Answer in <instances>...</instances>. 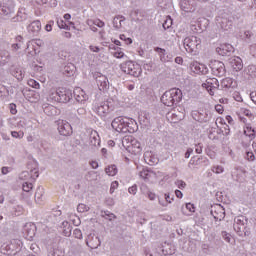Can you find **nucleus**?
Returning a JSON list of instances; mask_svg holds the SVG:
<instances>
[{
    "mask_svg": "<svg viewBox=\"0 0 256 256\" xmlns=\"http://www.w3.org/2000/svg\"><path fill=\"white\" fill-rule=\"evenodd\" d=\"M27 10L25 8H22L18 11L16 17L12 18L13 23L21 22V21H27Z\"/></svg>",
    "mask_w": 256,
    "mask_h": 256,
    "instance_id": "a878e982",
    "label": "nucleus"
},
{
    "mask_svg": "<svg viewBox=\"0 0 256 256\" xmlns=\"http://www.w3.org/2000/svg\"><path fill=\"white\" fill-rule=\"evenodd\" d=\"M57 25L60 29H69V26H67V24L63 20L58 21Z\"/></svg>",
    "mask_w": 256,
    "mask_h": 256,
    "instance_id": "680f3d73",
    "label": "nucleus"
},
{
    "mask_svg": "<svg viewBox=\"0 0 256 256\" xmlns=\"http://www.w3.org/2000/svg\"><path fill=\"white\" fill-rule=\"evenodd\" d=\"M128 192L130 193V195H137V186L136 184H134L133 186L128 188Z\"/></svg>",
    "mask_w": 256,
    "mask_h": 256,
    "instance_id": "13d9d810",
    "label": "nucleus"
},
{
    "mask_svg": "<svg viewBox=\"0 0 256 256\" xmlns=\"http://www.w3.org/2000/svg\"><path fill=\"white\" fill-rule=\"evenodd\" d=\"M123 21H125L124 16H116L113 19V27L114 29H121L123 27Z\"/></svg>",
    "mask_w": 256,
    "mask_h": 256,
    "instance_id": "72a5a7b5",
    "label": "nucleus"
},
{
    "mask_svg": "<svg viewBox=\"0 0 256 256\" xmlns=\"http://www.w3.org/2000/svg\"><path fill=\"white\" fill-rule=\"evenodd\" d=\"M155 53H158L159 57H160V61H162V63H167V61H171V57L169 58V56L165 57V55H167V51L161 47H155L154 48Z\"/></svg>",
    "mask_w": 256,
    "mask_h": 256,
    "instance_id": "bb28decb",
    "label": "nucleus"
},
{
    "mask_svg": "<svg viewBox=\"0 0 256 256\" xmlns=\"http://www.w3.org/2000/svg\"><path fill=\"white\" fill-rule=\"evenodd\" d=\"M141 125H149L151 123V115L147 112H141L139 115Z\"/></svg>",
    "mask_w": 256,
    "mask_h": 256,
    "instance_id": "7c9ffc66",
    "label": "nucleus"
},
{
    "mask_svg": "<svg viewBox=\"0 0 256 256\" xmlns=\"http://www.w3.org/2000/svg\"><path fill=\"white\" fill-rule=\"evenodd\" d=\"M74 97L78 103H85V101L89 99L87 93H85L81 88H78L74 91Z\"/></svg>",
    "mask_w": 256,
    "mask_h": 256,
    "instance_id": "6ab92c4d",
    "label": "nucleus"
},
{
    "mask_svg": "<svg viewBox=\"0 0 256 256\" xmlns=\"http://www.w3.org/2000/svg\"><path fill=\"white\" fill-rule=\"evenodd\" d=\"M89 147L92 151H97V149L101 147V138L99 137V133L95 130L90 133Z\"/></svg>",
    "mask_w": 256,
    "mask_h": 256,
    "instance_id": "f8f14e48",
    "label": "nucleus"
},
{
    "mask_svg": "<svg viewBox=\"0 0 256 256\" xmlns=\"http://www.w3.org/2000/svg\"><path fill=\"white\" fill-rule=\"evenodd\" d=\"M209 165V159H207L206 157H199L197 159H195V157H192L188 163V167L189 169H191V166L194 165V166H197V165Z\"/></svg>",
    "mask_w": 256,
    "mask_h": 256,
    "instance_id": "412c9836",
    "label": "nucleus"
},
{
    "mask_svg": "<svg viewBox=\"0 0 256 256\" xmlns=\"http://www.w3.org/2000/svg\"><path fill=\"white\" fill-rule=\"evenodd\" d=\"M63 251L60 250H54L52 253V256H63Z\"/></svg>",
    "mask_w": 256,
    "mask_h": 256,
    "instance_id": "774afa93",
    "label": "nucleus"
},
{
    "mask_svg": "<svg viewBox=\"0 0 256 256\" xmlns=\"http://www.w3.org/2000/svg\"><path fill=\"white\" fill-rule=\"evenodd\" d=\"M29 85L31 87H33L34 89H39L40 85H39V82L35 81V80H30L29 81Z\"/></svg>",
    "mask_w": 256,
    "mask_h": 256,
    "instance_id": "69168bd1",
    "label": "nucleus"
},
{
    "mask_svg": "<svg viewBox=\"0 0 256 256\" xmlns=\"http://www.w3.org/2000/svg\"><path fill=\"white\" fill-rule=\"evenodd\" d=\"M30 177H31V179H37V177H39V170H37V169H32L31 171H30Z\"/></svg>",
    "mask_w": 256,
    "mask_h": 256,
    "instance_id": "8fccbe9b",
    "label": "nucleus"
},
{
    "mask_svg": "<svg viewBox=\"0 0 256 256\" xmlns=\"http://www.w3.org/2000/svg\"><path fill=\"white\" fill-rule=\"evenodd\" d=\"M73 236L75 237V239H83V232H81V229L76 228L73 231Z\"/></svg>",
    "mask_w": 256,
    "mask_h": 256,
    "instance_id": "c03bdc74",
    "label": "nucleus"
},
{
    "mask_svg": "<svg viewBox=\"0 0 256 256\" xmlns=\"http://www.w3.org/2000/svg\"><path fill=\"white\" fill-rule=\"evenodd\" d=\"M215 110L217 111V113H219L220 115L223 114V105L218 104L215 106Z\"/></svg>",
    "mask_w": 256,
    "mask_h": 256,
    "instance_id": "338daca9",
    "label": "nucleus"
},
{
    "mask_svg": "<svg viewBox=\"0 0 256 256\" xmlns=\"http://www.w3.org/2000/svg\"><path fill=\"white\" fill-rule=\"evenodd\" d=\"M230 65L234 71L243 69V60L240 57L234 56L230 59Z\"/></svg>",
    "mask_w": 256,
    "mask_h": 256,
    "instance_id": "aec40b11",
    "label": "nucleus"
},
{
    "mask_svg": "<svg viewBox=\"0 0 256 256\" xmlns=\"http://www.w3.org/2000/svg\"><path fill=\"white\" fill-rule=\"evenodd\" d=\"M111 125L112 128L117 131V133H135V128H133V120L123 118V116L114 118Z\"/></svg>",
    "mask_w": 256,
    "mask_h": 256,
    "instance_id": "f03ea898",
    "label": "nucleus"
},
{
    "mask_svg": "<svg viewBox=\"0 0 256 256\" xmlns=\"http://www.w3.org/2000/svg\"><path fill=\"white\" fill-rule=\"evenodd\" d=\"M50 99L57 103H69L73 99V92L67 88H58L50 93Z\"/></svg>",
    "mask_w": 256,
    "mask_h": 256,
    "instance_id": "7ed1b4c3",
    "label": "nucleus"
},
{
    "mask_svg": "<svg viewBox=\"0 0 256 256\" xmlns=\"http://www.w3.org/2000/svg\"><path fill=\"white\" fill-rule=\"evenodd\" d=\"M106 173L109 175V177H115L117 175V166L115 164L109 165L105 169Z\"/></svg>",
    "mask_w": 256,
    "mask_h": 256,
    "instance_id": "4c0bfd02",
    "label": "nucleus"
},
{
    "mask_svg": "<svg viewBox=\"0 0 256 256\" xmlns=\"http://www.w3.org/2000/svg\"><path fill=\"white\" fill-rule=\"evenodd\" d=\"M10 73L18 81H23V77H25V75L23 74V70L19 67H12L10 69Z\"/></svg>",
    "mask_w": 256,
    "mask_h": 256,
    "instance_id": "cd10ccee",
    "label": "nucleus"
},
{
    "mask_svg": "<svg viewBox=\"0 0 256 256\" xmlns=\"http://www.w3.org/2000/svg\"><path fill=\"white\" fill-rule=\"evenodd\" d=\"M37 5H47V7H57V0H36Z\"/></svg>",
    "mask_w": 256,
    "mask_h": 256,
    "instance_id": "f704fd0d",
    "label": "nucleus"
},
{
    "mask_svg": "<svg viewBox=\"0 0 256 256\" xmlns=\"http://www.w3.org/2000/svg\"><path fill=\"white\" fill-rule=\"evenodd\" d=\"M11 61V53L9 51L1 50L0 51V67H5L7 63Z\"/></svg>",
    "mask_w": 256,
    "mask_h": 256,
    "instance_id": "b1692460",
    "label": "nucleus"
},
{
    "mask_svg": "<svg viewBox=\"0 0 256 256\" xmlns=\"http://www.w3.org/2000/svg\"><path fill=\"white\" fill-rule=\"evenodd\" d=\"M86 244L90 247V249H97L101 246V240L99 239V236L90 234L86 239Z\"/></svg>",
    "mask_w": 256,
    "mask_h": 256,
    "instance_id": "f3484780",
    "label": "nucleus"
},
{
    "mask_svg": "<svg viewBox=\"0 0 256 256\" xmlns=\"http://www.w3.org/2000/svg\"><path fill=\"white\" fill-rule=\"evenodd\" d=\"M77 211L78 213H87V211H89V206L85 204H79L77 207Z\"/></svg>",
    "mask_w": 256,
    "mask_h": 256,
    "instance_id": "37998d69",
    "label": "nucleus"
},
{
    "mask_svg": "<svg viewBox=\"0 0 256 256\" xmlns=\"http://www.w3.org/2000/svg\"><path fill=\"white\" fill-rule=\"evenodd\" d=\"M245 223H247L245 216H237L234 218V231L239 237H243V233H245Z\"/></svg>",
    "mask_w": 256,
    "mask_h": 256,
    "instance_id": "6e6552de",
    "label": "nucleus"
},
{
    "mask_svg": "<svg viewBox=\"0 0 256 256\" xmlns=\"http://www.w3.org/2000/svg\"><path fill=\"white\" fill-rule=\"evenodd\" d=\"M93 25H95L96 27H105V22H103V21H101V20H99V19H97V20H94L93 22Z\"/></svg>",
    "mask_w": 256,
    "mask_h": 256,
    "instance_id": "052dcab7",
    "label": "nucleus"
},
{
    "mask_svg": "<svg viewBox=\"0 0 256 256\" xmlns=\"http://www.w3.org/2000/svg\"><path fill=\"white\" fill-rule=\"evenodd\" d=\"M24 231L28 239H33L35 237V231H36L35 224L26 225Z\"/></svg>",
    "mask_w": 256,
    "mask_h": 256,
    "instance_id": "c85d7f7f",
    "label": "nucleus"
},
{
    "mask_svg": "<svg viewBox=\"0 0 256 256\" xmlns=\"http://www.w3.org/2000/svg\"><path fill=\"white\" fill-rule=\"evenodd\" d=\"M42 109L45 115H48V117H53L58 113L57 107L51 104H43Z\"/></svg>",
    "mask_w": 256,
    "mask_h": 256,
    "instance_id": "5701e85b",
    "label": "nucleus"
},
{
    "mask_svg": "<svg viewBox=\"0 0 256 256\" xmlns=\"http://www.w3.org/2000/svg\"><path fill=\"white\" fill-rule=\"evenodd\" d=\"M58 131L60 135H63V137H69V135L73 133V128L71 127V124H69V122L65 120H59Z\"/></svg>",
    "mask_w": 256,
    "mask_h": 256,
    "instance_id": "9b49d317",
    "label": "nucleus"
},
{
    "mask_svg": "<svg viewBox=\"0 0 256 256\" xmlns=\"http://www.w3.org/2000/svg\"><path fill=\"white\" fill-rule=\"evenodd\" d=\"M101 215L104 217V219H108V221H113V219H115V214L109 211H104Z\"/></svg>",
    "mask_w": 256,
    "mask_h": 256,
    "instance_id": "79ce46f5",
    "label": "nucleus"
},
{
    "mask_svg": "<svg viewBox=\"0 0 256 256\" xmlns=\"http://www.w3.org/2000/svg\"><path fill=\"white\" fill-rule=\"evenodd\" d=\"M244 135H246V137H249V139L251 140L255 139V129L251 127V124H247L244 128Z\"/></svg>",
    "mask_w": 256,
    "mask_h": 256,
    "instance_id": "2f4dec72",
    "label": "nucleus"
},
{
    "mask_svg": "<svg viewBox=\"0 0 256 256\" xmlns=\"http://www.w3.org/2000/svg\"><path fill=\"white\" fill-rule=\"evenodd\" d=\"M96 83L100 91H107L109 89V79L107 76L97 73L95 75Z\"/></svg>",
    "mask_w": 256,
    "mask_h": 256,
    "instance_id": "4468645a",
    "label": "nucleus"
},
{
    "mask_svg": "<svg viewBox=\"0 0 256 256\" xmlns=\"http://www.w3.org/2000/svg\"><path fill=\"white\" fill-rule=\"evenodd\" d=\"M222 237L227 243H231V235L227 233L226 231L222 232Z\"/></svg>",
    "mask_w": 256,
    "mask_h": 256,
    "instance_id": "4d7b16f0",
    "label": "nucleus"
},
{
    "mask_svg": "<svg viewBox=\"0 0 256 256\" xmlns=\"http://www.w3.org/2000/svg\"><path fill=\"white\" fill-rule=\"evenodd\" d=\"M180 9L184 13H193L197 9V3L195 0H180Z\"/></svg>",
    "mask_w": 256,
    "mask_h": 256,
    "instance_id": "ddd939ff",
    "label": "nucleus"
},
{
    "mask_svg": "<svg viewBox=\"0 0 256 256\" xmlns=\"http://www.w3.org/2000/svg\"><path fill=\"white\" fill-rule=\"evenodd\" d=\"M222 87H225L226 89H231L235 87V82L232 78H225L222 80Z\"/></svg>",
    "mask_w": 256,
    "mask_h": 256,
    "instance_id": "58836bf2",
    "label": "nucleus"
},
{
    "mask_svg": "<svg viewBox=\"0 0 256 256\" xmlns=\"http://www.w3.org/2000/svg\"><path fill=\"white\" fill-rule=\"evenodd\" d=\"M246 159L248 161H255V154L253 152H246Z\"/></svg>",
    "mask_w": 256,
    "mask_h": 256,
    "instance_id": "0e129e2a",
    "label": "nucleus"
},
{
    "mask_svg": "<svg viewBox=\"0 0 256 256\" xmlns=\"http://www.w3.org/2000/svg\"><path fill=\"white\" fill-rule=\"evenodd\" d=\"M59 217H61V210L53 211L48 216V221H51V223H55L56 221H59Z\"/></svg>",
    "mask_w": 256,
    "mask_h": 256,
    "instance_id": "c9c22d12",
    "label": "nucleus"
},
{
    "mask_svg": "<svg viewBox=\"0 0 256 256\" xmlns=\"http://www.w3.org/2000/svg\"><path fill=\"white\" fill-rule=\"evenodd\" d=\"M183 99V92L179 88L167 90L161 97V102L166 107H175L179 105Z\"/></svg>",
    "mask_w": 256,
    "mask_h": 256,
    "instance_id": "f257e3e1",
    "label": "nucleus"
},
{
    "mask_svg": "<svg viewBox=\"0 0 256 256\" xmlns=\"http://www.w3.org/2000/svg\"><path fill=\"white\" fill-rule=\"evenodd\" d=\"M140 191H142V193L144 195H148L149 193V187H147V184H142L140 187Z\"/></svg>",
    "mask_w": 256,
    "mask_h": 256,
    "instance_id": "e2e57ef3",
    "label": "nucleus"
},
{
    "mask_svg": "<svg viewBox=\"0 0 256 256\" xmlns=\"http://www.w3.org/2000/svg\"><path fill=\"white\" fill-rule=\"evenodd\" d=\"M55 25V22L53 20H50L46 26H45V30L50 32L53 31V26Z\"/></svg>",
    "mask_w": 256,
    "mask_h": 256,
    "instance_id": "3c124183",
    "label": "nucleus"
},
{
    "mask_svg": "<svg viewBox=\"0 0 256 256\" xmlns=\"http://www.w3.org/2000/svg\"><path fill=\"white\" fill-rule=\"evenodd\" d=\"M216 25L218 29H222V31H229V29L233 27V21L227 16H217Z\"/></svg>",
    "mask_w": 256,
    "mask_h": 256,
    "instance_id": "9d476101",
    "label": "nucleus"
},
{
    "mask_svg": "<svg viewBox=\"0 0 256 256\" xmlns=\"http://www.w3.org/2000/svg\"><path fill=\"white\" fill-rule=\"evenodd\" d=\"M144 161H145V163H147V165L153 166V165H157V163H159V158H157V156H155V154H153V152L146 151L144 153Z\"/></svg>",
    "mask_w": 256,
    "mask_h": 256,
    "instance_id": "a211bd4d",
    "label": "nucleus"
},
{
    "mask_svg": "<svg viewBox=\"0 0 256 256\" xmlns=\"http://www.w3.org/2000/svg\"><path fill=\"white\" fill-rule=\"evenodd\" d=\"M172 26H173V19H171V16H168L164 21V23L162 24V27L164 31H167V29H171Z\"/></svg>",
    "mask_w": 256,
    "mask_h": 256,
    "instance_id": "a19ab883",
    "label": "nucleus"
},
{
    "mask_svg": "<svg viewBox=\"0 0 256 256\" xmlns=\"http://www.w3.org/2000/svg\"><path fill=\"white\" fill-rule=\"evenodd\" d=\"M27 30L29 31V33H32L33 35H37V33H39V31H41V21H39V20L33 21L27 27Z\"/></svg>",
    "mask_w": 256,
    "mask_h": 256,
    "instance_id": "393cba45",
    "label": "nucleus"
},
{
    "mask_svg": "<svg viewBox=\"0 0 256 256\" xmlns=\"http://www.w3.org/2000/svg\"><path fill=\"white\" fill-rule=\"evenodd\" d=\"M235 51V48L231 44H222L220 47L216 48V52L218 55H222V57L229 56L231 53Z\"/></svg>",
    "mask_w": 256,
    "mask_h": 256,
    "instance_id": "dca6fc26",
    "label": "nucleus"
},
{
    "mask_svg": "<svg viewBox=\"0 0 256 256\" xmlns=\"http://www.w3.org/2000/svg\"><path fill=\"white\" fill-rule=\"evenodd\" d=\"M23 191H25L26 193H29V191H31L33 189V184L26 182L23 184Z\"/></svg>",
    "mask_w": 256,
    "mask_h": 256,
    "instance_id": "a18cd8bd",
    "label": "nucleus"
},
{
    "mask_svg": "<svg viewBox=\"0 0 256 256\" xmlns=\"http://www.w3.org/2000/svg\"><path fill=\"white\" fill-rule=\"evenodd\" d=\"M112 109L113 106L109 101L100 102L93 107L94 113L98 114L101 119H105L111 113Z\"/></svg>",
    "mask_w": 256,
    "mask_h": 256,
    "instance_id": "423d86ee",
    "label": "nucleus"
},
{
    "mask_svg": "<svg viewBox=\"0 0 256 256\" xmlns=\"http://www.w3.org/2000/svg\"><path fill=\"white\" fill-rule=\"evenodd\" d=\"M195 153H198L200 155V153H203V144L198 143L195 145Z\"/></svg>",
    "mask_w": 256,
    "mask_h": 256,
    "instance_id": "bf43d9fd",
    "label": "nucleus"
},
{
    "mask_svg": "<svg viewBox=\"0 0 256 256\" xmlns=\"http://www.w3.org/2000/svg\"><path fill=\"white\" fill-rule=\"evenodd\" d=\"M181 212L183 213V215H189V213H195V205L191 203H186L185 206H182Z\"/></svg>",
    "mask_w": 256,
    "mask_h": 256,
    "instance_id": "473e14b6",
    "label": "nucleus"
},
{
    "mask_svg": "<svg viewBox=\"0 0 256 256\" xmlns=\"http://www.w3.org/2000/svg\"><path fill=\"white\" fill-rule=\"evenodd\" d=\"M11 135H12V137H14V139H23L24 133L23 132L12 131Z\"/></svg>",
    "mask_w": 256,
    "mask_h": 256,
    "instance_id": "de8ad7c7",
    "label": "nucleus"
},
{
    "mask_svg": "<svg viewBox=\"0 0 256 256\" xmlns=\"http://www.w3.org/2000/svg\"><path fill=\"white\" fill-rule=\"evenodd\" d=\"M113 57H116V59H123V57H125V53H123L121 49H118L113 53Z\"/></svg>",
    "mask_w": 256,
    "mask_h": 256,
    "instance_id": "49530a36",
    "label": "nucleus"
},
{
    "mask_svg": "<svg viewBox=\"0 0 256 256\" xmlns=\"http://www.w3.org/2000/svg\"><path fill=\"white\" fill-rule=\"evenodd\" d=\"M213 173H216L217 175H219L220 173H223V171H225V169L223 168V166H214L212 168Z\"/></svg>",
    "mask_w": 256,
    "mask_h": 256,
    "instance_id": "09e8293b",
    "label": "nucleus"
},
{
    "mask_svg": "<svg viewBox=\"0 0 256 256\" xmlns=\"http://www.w3.org/2000/svg\"><path fill=\"white\" fill-rule=\"evenodd\" d=\"M105 204L108 207H113V205H115V199L111 198V197H107L105 200Z\"/></svg>",
    "mask_w": 256,
    "mask_h": 256,
    "instance_id": "603ef678",
    "label": "nucleus"
},
{
    "mask_svg": "<svg viewBox=\"0 0 256 256\" xmlns=\"http://www.w3.org/2000/svg\"><path fill=\"white\" fill-rule=\"evenodd\" d=\"M75 71H77L75 64L68 63L64 66L62 73L65 77H73L75 75Z\"/></svg>",
    "mask_w": 256,
    "mask_h": 256,
    "instance_id": "4be33fe9",
    "label": "nucleus"
},
{
    "mask_svg": "<svg viewBox=\"0 0 256 256\" xmlns=\"http://www.w3.org/2000/svg\"><path fill=\"white\" fill-rule=\"evenodd\" d=\"M45 193V190L43 189V187L39 186L35 192V200L36 201H41V199H43V195Z\"/></svg>",
    "mask_w": 256,
    "mask_h": 256,
    "instance_id": "ea45409f",
    "label": "nucleus"
},
{
    "mask_svg": "<svg viewBox=\"0 0 256 256\" xmlns=\"http://www.w3.org/2000/svg\"><path fill=\"white\" fill-rule=\"evenodd\" d=\"M175 184L177 185L178 189H185V187H187V184L183 180H178L175 182Z\"/></svg>",
    "mask_w": 256,
    "mask_h": 256,
    "instance_id": "864d4df0",
    "label": "nucleus"
},
{
    "mask_svg": "<svg viewBox=\"0 0 256 256\" xmlns=\"http://www.w3.org/2000/svg\"><path fill=\"white\" fill-rule=\"evenodd\" d=\"M14 210V215H16V217H19V215L23 213V206H16Z\"/></svg>",
    "mask_w": 256,
    "mask_h": 256,
    "instance_id": "6e6d98bb",
    "label": "nucleus"
},
{
    "mask_svg": "<svg viewBox=\"0 0 256 256\" xmlns=\"http://www.w3.org/2000/svg\"><path fill=\"white\" fill-rule=\"evenodd\" d=\"M210 69L212 71V75L215 77H223L227 70H225V64L219 60H214L210 63Z\"/></svg>",
    "mask_w": 256,
    "mask_h": 256,
    "instance_id": "0eeeda50",
    "label": "nucleus"
},
{
    "mask_svg": "<svg viewBox=\"0 0 256 256\" xmlns=\"http://www.w3.org/2000/svg\"><path fill=\"white\" fill-rule=\"evenodd\" d=\"M15 13V4L13 1L8 0L7 2H0V15L3 17H10Z\"/></svg>",
    "mask_w": 256,
    "mask_h": 256,
    "instance_id": "1a4fd4ad",
    "label": "nucleus"
},
{
    "mask_svg": "<svg viewBox=\"0 0 256 256\" xmlns=\"http://www.w3.org/2000/svg\"><path fill=\"white\" fill-rule=\"evenodd\" d=\"M190 69L193 71V73H201V75H207V73H209V68H207L205 64H201L199 62H192L190 64Z\"/></svg>",
    "mask_w": 256,
    "mask_h": 256,
    "instance_id": "2eb2a0df",
    "label": "nucleus"
},
{
    "mask_svg": "<svg viewBox=\"0 0 256 256\" xmlns=\"http://www.w3.org/2000/svg\"><path fill=\"white\" fill-rule=\"evenodd\" d=\"M121 71L126 73V75H131L132 77H140L143 70L141 66L133 61H127L120 65Z\"/></svg>",
    "mask_w": 256,
    "mask_h": 256,
    "instance_id": "39448f33",
    "label": "nucleus"
},
{
    "mask_svg": "<svg viewBox=\"0 0 256 256\" xmlns=\"http://www.w3.org/2000/svg\"><path fill=\"white\" fill-rule=\"evenodd\" d=\"M202 87H214L215 89H219V80H217V78H209L206 80V83L202 84Z\"/></svg>",
    "mask_w": 256,
    "mask_h": 256,
    "instance_id": "c756f323",
    "label": "nucleus"
},
{
    "mask_svg": "<svg viewBox=\"0 0 256 256\" xmlns=\"http://www.w3.org/2000/svg\"><path fill=\"white\" fill-rule=\"evenodd\" d=\"M118 187H119V182L117 181L112 182L110 186V193L111 194L115 193V189H117Z\"/></svg>",
    "mask_w": 256,
    "mask_h": 256,
    "instance_id": "5fc2aeb1",
    "label": "nucleus"
},
{
    "mask_svg": "<svg viewBox=\"0 0 256 256\" xmlns=\"http://www.w3.org/2000/svg\"><path fill=\"white\" fill-rule=\"evenodd\" d=\"M183 45L187 53H190V55H197L199 49H201V38L197 36H188L184 39Z\"/></svg>",
    "mask_w": 256,
    "mask_h": 256,
    "instance_id": "20e7f679",
    "label": "nucleus"
},
{
    "mask_svg": "<svg viewBox=\"0 0 256 256\" xmlns=\"http://www.w3.org/2000/svg\"><path fill=\"white\" fill-rule=\"evenodd\" d=\"M151 175H153V172L149 171L148 169H142L139 172V177H141V179H144V181L151 179Z\"/></svg>",
    "mask_w": 256,
    "mask_h": 256,
    "instance_id": "e433bc0d",
    "label": "nucleus"
}]
</instances>
